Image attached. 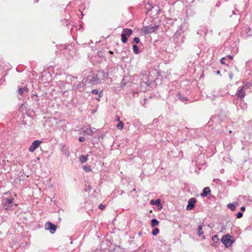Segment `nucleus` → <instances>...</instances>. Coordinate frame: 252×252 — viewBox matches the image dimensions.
<instances>
[{
  "mask_svg": "<svg viewBox=\"0 0 252 252\" xmlns=\"http://www.w3.org/2000/svg\"><path fill=\"white\" fill-rule=\"evenodd\" d=\"M13 199L6 198L3 208L5 209H13L14 207L16 206V204H13Z\"/></svg>",
  "mask_w": 252,
  "mask_h": 252,
  "instance_id": "4",
  "label": "nucleus"
},
{
  "mask_svg": "<svg viewBox=\"0 0 252 252\" xmlns=\"http://www.w3.org/2000/svg\"><path fill=\"white\" fill-rule=\"evenodd\" d=\"M212 240L214 241V242L211 244V246L213 247L217 246L219 243V239L218 238V236L217 235L213 236L212 237Z\"/></svg>",
  "mask_w": 252,
  "mask_h": 252,
  "instance_id": "9",
  "label": "nucleus"
},
{
  "mask_svg": "<svg viewBox=\"0 0 252 252\" xmlns=\"http://www.w3.org/2000/svg\"><path fill=\"white\" fill-rule=\"evenodd\" d=\"M42 142L40 140H35L33 141L29 148V151L31 152H33L40 145Z\"/></svg>",
  "mask_w": 252,
  "mask_h": 252,
  "instance_id": "6",
  "label": "nucleus"
},
{
  "mask_svg": "<svg viewBox=\"0 0 252 252\" xmlns=\"http://www.w3.org/2000/svg\"><path fill=\"white\" fill-rule=\"evenodd\" d=\"M79 141L81 142H83L85 141V138L83 137H80L79 138Z\"/></svg>",
  "mask_w": 252,
  "mask_h": 252,
  "instance_id": "31",
  "label": "nucleus"
},
{
  "mask_svg": "<svg viewBox=\"0 0 252 252\" xmlns=\"http://www.w3.org/2000/svg\"><path fill=\"white\" fill-rule=\"evenodd\" d=\"M227 208L231 211H234L236 209L235 205L233 203H229L227 205Z\"/></svg>",
  "mask_w": 252,
  "mask_h": 252,
  "instance_id": "20",
  "label": "nucleus"
},
{
  "mask_svg": "<svg viewBox=\"0 0 252 252\" xmlns=\"http://www.w3.org/2000/svg\"><path fill=\"white\" fill-rule=\"evenodd\" d=\"M100 80H104L108 77V74L103 70H101L98 72L97 74Z\"/></svg>",
  "mask_w": 252,
  "mask_h": 252,
  "instance_id": "8",
  "label": "nucleus"
},
{
  "mask_svg": "<svg viewBox=\"0 0 252 252\" xmlns=\"http://www.w3.org/2000/svg\"><path fill=\"white\" fill-rule=\"evenodd\" d=\"M92 93L93 94H98V97H100L102 95V92H100L99 93H98V90L94 89L92 90Z\"/></svg>",
  "mask_w": 252,
  "mask_h": 252,
  "instance_id": "21",
  "label": "nucleus"
},
{
  "mask_svg": "<svg viewBox=\"0 0 252 252\" xmlns=\"http://www.w3.org/2000/svg\"><path fill=\"white\" fill-rule=\"evenodd\" d=\"M109 53L111 54H112L113 53V52L112 51H109Z\"/></svg>",
  "mask_w": 252,
  "mask_h": 252,
  "instance_id": "38",
  "label": "nucleus"
},
{
  "mask_svg": "<svg viewBox=\"0 0 252 252\" xmlns=\"http://www.w3.org/2000/svg\"><path fill=\"white\" fill-rule=\"evenodd\" d=\"M225 59V58H223L220 60V63L221 64H224L225 62H224V60Z\"/></svg>",
  "mask_w": 252,
  "mask_h": 252,
  "instance_id": "33",
  "label": "nucleus"
},
{
  "mask_svg": "<svg viewBox=\"0 0 252 252\" xmlns=\"http://www.w3.org/2000/svg\"><path fill=\"white\" fill-rule=\"evenodd\" d=\"M159 223L158 221L156 219H153L151 220V226L152 227H154L158 225Z\"/></svg>",
  "mask_w": 252,
  "mask_h": 252,
  "instance_id": "14",
  "label": "nucleus"
},
{
  "mask_svg": "<svg viewBox=\"0 0 252 252\" xmlns=\"http://www.w3.org/2000/svg\"><path fill=\"white\" fill-rule=\"evenodd\" d=\"M196 202V199L194 198H191L188 201V204L186 207L187 210H190L193 209L194 207L195 203Z\"/></svg>",
  "mask_w": 252,
  "mask_h": 252,
  "instance_id": "7",
  "label": "nucleus"
},
{
  "mask_svg": "<svg viewBox=\"0 0 252 252\" xmlns=\"http://www.w3.org/2000/svg\"><path fill=\"white\" fill-rule=\"evenodd\" d=\"M211 192V190L209 187H206L203 189V192L202 193V196H207Z\"/></svg>",
  "mask_w": 252,
  "mask_h": 252,
  "instance_id": "12",
  "label": "nucleus"
},
{
  "mask_svg": "<svg viewBox=\"0 0 252 252\" xmlns=\"http://www.w3.org/2000/svg\"><path fill=\"white\" fill-rule=\"evenodd\" d=\"M115 120L117 121H120V118L118 116H116L115 117Z\"/></svg>",
  "mask_w": 252,
  "mask_h": 252,
  "instance_id": "35",
  "label": "nucleus"
},
{
  "mask_svg": "<svg viewBox=\"0 0 252 252\" xmlns=\"http://www.w3.org/2000/svg\"><path fill=\"white\" fill-rule=\"evenodd\" d=\"M121 38H122V41L123 43L126 42L127 38L126 36V35L125 33H122L121 34Z\"/></svg>",
  "mask_w": 252,
  "mask_h": 252,
  "instance_id": "22",
  "label": "nucleus"
},
{
  "mask_svg": "<svg viewBox=\"0 0 252 252\" xmlns=\"http://www.w3.org/2000/svg\"><path fill=\"white\" fill-rule=\"evenodd\" d=\"M124 125L122 122H119L118 124L117 125V128L119 129H122L123 128Z\"/></svg>",
  "mask_w": 252,
  "mask_h": 252,
  "instance_id": "24",
  "label": "nucleus"
},
{
  "mask_svg": "<svg viewBox=\"0 0 252 252\" xmlns=\"http://www.w3.org/2000/svg\"><path fill=\"white\" fill-rule=\"evenodd\" d=\"M240 209H241V210L242 211H245V207L243 206V207H241Z\"/></svg>",
  "mask_w": 252,
  "mask_h": 252,
  "instance_id": "36",
  "label": "nucleus"
},
{
  "mask_svg": "<svg viewBox=\"0 0 252 252\" xmlns=\"http://www.w3.org/2000/svg\"><path fill=\"white\" fill-rule=\"evenodd\" d=\"M245 88H246V86H243L242 87H239L236 93V96L238 98L240 99L241 100L243 99L245 96Z\"/></svg>",
  "mask_w": 252,
  "mask_h": 252,
  "instance_id": "3",
  "label": "nucleus"
},
{
  "mask_svg": "<svg viewBox=\"0 0 252 252\" xmlns=\"http://www.w3.org/2000/svg\"><path fill=\"white\" fill-rule=\"evenodd\" d=\"M179 98L182 101H187L188 100V98L186 97H185V96H182L181 94H179Z\"/></svg>",
  "mask_w": 252,
  "mask_h": 252,
  "instance_id": "27",
  "label": "nucleus"
},
{
  "mask_svg": "<svg viewBox=\"0 0 252 252\" xmlns=\"http://www.w3.org/2000/svg\"><path fill=\"white\" fill-rule=\"evenodd\" d=\"M90 80L91 82H94L96 83L100 82V80L97 74L93 75V76L91 77Z\"/></svg>",
  "mask_w": 252,
  "mask_h": 252,
  "instance_id": "11",
  "label": "nucleus"
},
{
  "mask_svg": "<svg viewBox=\"0 0 252 252\" xmlns=\"http://www.w3.org/2000/svg\"><path fill=\"white\" fill-rule=\"evenodd\" d=\"M133 41L138 44L140 42V39L137 37H135L133 39Z\"/></svg>",
  "mask_w": 252,
  "mask_h": 252,
  "instance_id": "28",
  "label": "nucleus"
},
{
  "mask_svg": "<svg viewBox=\"0 0 252 252\" xmlns=\"http://www.w3.org/2000/svg\"><path fill=\"white\" fill-rule=\"evenodd\" d=\"M221 242L224 245L226 248L230 247L234 241L232 239V237L229 234L223 235L221 238Z\"/></svg>",
  "mask_w": 252,
  "mask_h": 252,
  "instance_id": "1",
  "label": "nucleus"
},
{
  "mask_svg": "<svg viewBox=\"0 0 252 252\" xmlns=\"http://www.w3.org/2000/svg\"><path fill=\"white\" fill-rule=\"evenodd\" d=\"M98 207H99V208L100 209L103 210L105 207V206L104 205H103V204H100V205H99Z\"/></svg>",
  "mask_w": 252,
  "mask_h": 252,
  "instance_id": "32",
  "label": "nucleus"
},
{
  "mask_svg": "<svg viewBox=\"0 0 252 252\" xmlns=\"http://www.w3.org/2000/svg\"><path fill=\"white\" fill-rule=\"evenodd\" d=\"M158 28L159 25H150L144 27L142 29V31L144 34H147L154 32H155L158 30Z\"/></svg>",
  "mask_w": 252,
  "mask_h": 252,
  "instance_id": "2",
  "label": "nucleus"
},
{
  "mask_svg": "<svg viewBox=\"0 0 252 252\" xmlns=\"http://www.w3.org/2000/svg\"><path fill=\"white\" fill-rule=\"evenodd\" d=\"M243 215V213H241V212H238V213L237 214V218H238V219H240V218H242V217Z\"/></svg>",
  "mask_w": 252,
  "mask_h": 252,
  "instance_id": "29",
  "label": "nucleus"
},
{
  "mask_svg": "<svg viewBox=\"0 0 252 252\" xmlns=\"http://www.w3.org/2000/svg\"><path fill=\"white\" fill-rule=\"evenodd\" d=\"M133 50L134 54H137L139 53L138 48L136 45H133Z\"/></svg>",
  "mask_w": 252,
  "mask_h": 252,
  "instance_id": "23",
  "label": "nucleus"
},
{
  "mask_svg": "<svg viewBox=\"0 0 252 252\" xmlns=\"http://www.w3.org/2000/svg\"><path fill=\"white\" fill-rule=\"evenodd\" d=\"M233 14H235V13L234 12V11H233Z\"/></svg>",
  "mask_w": 252,
  "mask_h": 252,
  "instance_id": "39",
  "label": "nucleus"
},
{
  "mask_svg": "<svg viewBox=\"0 0 252 252\" xmlns=\"http://www.w3.org/2000/svg\"><path fill=\"white\" fill-rule=\"evenodd\" d=\"M61 151L65 156H66L67 158H68L70 155L68 149L64 145H62Z\"/></svg>",
  "mask_w": 252,
  "mask_h": 252,
  "instance_id": "10",
  "label": "nucleus"
},
{
  "mask_svg": "<svg viewBox=\"0 0 252 252\" xmlns=\"http://www.w3.org/2000/svg\"><path fill=\"white\" fill-rule=\"evenodd\" d=\"M197 233L199 236H201L203 234L204 232L202 230V225H199L197 229Z\"/></svg>",
  "mask_w": 252,
  "mask_h": 252,
  "instance_id": "19",
  "label": "nucleus"
},
{
  "mask_svg": "<svg viewBox=\"0 0 252 252\" xmlns=\"http://www.w3.org/2000/svg\"><path fill=\"white\" fill-rule=\"evenodd\" d=\"M88 156H89L88 155H87L86 156L82 155V156H80V161L82 163L86 162L88 160Z\"/></svg>",
  "mask_w": 252,
  "mask_h": 252,
  "instance_id": "13",
  "label": "nucleus"
},
{
  "mask_svg": "<svg viewBox=\"0 0 252 252\" xmlns=\"http://www.w3.org/2000/svg\"><path fill=\"white\" fill-rule=\"evenodd\" d=\"M229 77L231 80L233 78V74L232 72H229L228 73Z\"/></svg>",
  "mask_w": 252,
  "mask_h": 252,
  "instance_id": "30",
  "label": "nucleus"
},
{
  "mask_svg": "<svg viewBox=\"0 0 252 252\" xmlns=\"http://www.w3.org/2000/svg\"><path fill=\"white\" fill-rule=\"evenodd\" d=\"M45 227L47 230H49L51 234H54L57 229L56 225L53 224L50 221L45 223Z\"/></svg>",
  "mask_w": 252,
  "mask_h": 252,
  "instance_id": "5",
  "label": "nucleus"
},
{
  "mask_svg": "<svg viewBox=\"0 0 252 252\" xmlns=\"http://www.w3.org/2000/svg\"><path fill=\"white\" fill-rule=\"evenodd\" d=\"M217 73L218 74H220V70H218V71H217Z\"/></svg>",
  "mask_w": 252,
  "mask_h": 252,
  "instance_id": "37",
  "label": "nucleus"
},
{
  "mask_svg": "<svg viewBox=\"0 0 252 252\" xmlns=\"http://www.w3.org/2000/svg\"><path fill=\"white\" fill-rule=\"evenodd\" d=\"M85 134L92 136L94 134V131L91 128H87L85 131Z\"/></svg>",
  "mask_w": 252,
  "mask_h": 252,
  "instance_id": "17",
  "label": "nucleus"
},
{
  "mask_svg": "<svg viewBox=\"0 0 252 252\" xmlns=\"http://www.w3.org/2000/svg\"><path fill=\"white\" fill-rule=\"evenodd\" d=\"M227 58H228L230 60H232V59H233V57L232 56H231V55H228L227 56Z\"/></svg>",
  "mask_w": 252,
  "mask_h": 252,
  "instance_id": "34",
  "label": "nucleus"
},
{
  "mask_svg": "<svg viewBox=\"0 0 252 252\" xmlns=\"http://www.w3.org/2000/svg\"><path fill=\"white\" fill-rule=\"evenodd\" d=\"M83 169L86 171V172H89V171H91L92 170L91 167L90 166H87L86 165H84L83 166Z\"/></svg>",
  "mask_w": 252,
  "mask_h": 252,
  "instance_id": "25",
  "label": "nucleus"
},
{
  "mask_svg": "<svg viewBox=\"0 0 252 252\" xmlns=\"http://www.w3.org/2000/svg\"><path fill=\"white\" fill-rule=\"evenodd\" d=\"M124 32L123 33H125L126 36H129L131 34L132 31L130 29L126 28L124 30Z\"/></svg>",
  "mask_w": 252,
  "mask_h": 252,
  "instance_id": "15",
  "label": "nucleus"
},
{
  "mask_svg": "<svg viewBox=\"0 0 252 252\" xmlns=\"http://www.w3.org/2000/svg\"><path fill=\"white\" fill-rule=\"evenodd\" d=\"M151 204L152 205H156L157 206H159V204H160V200L159 199L155 200H152L151 201Z\"/></svg>",
  "mask_w": 252,
  "mask_h": 252,
  "instance_id": "18",
  "label": "nucleus"
},
{
  "mask_svg": "<svg viewBox=\"0 0 252 252\" xmlns=\"http://www.w3.org/2000/svg\"><path fill=\"white\" fill-rule=\"evenodd\" d=\"M24 91H26V92H28V89L27 88H18V93L20 94V95H22Z\"/></svg>",
  "mask_w": 252,
  "mask_h": 252,
  "instance_id": "16",
  "label": "nucleus"
},
{
  "mask_svg": "<svg viewBox=\"0 0 252 252\" xmlns=\"http://www.w3.org/2000/svg\"><path fill=\"white\" fill-rule=\"evenodd\" d=\"M159 233V229L158 228H155L152 231V234L154 236L157 235Z\"/></svg>",
  "mask_w": 252,
  "mask_h": 252,
  "instance_id": "26",
  "label": "nucleus"
}]
</instances>
